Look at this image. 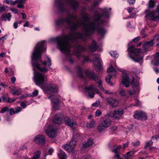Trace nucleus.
<instances>
[{
    "label": "nucleus",
    "instance_id": "18",
    "mask_svg": "<svg viewBox=\"0 0 159 159\" xmlns=\"http://www.w3.org/2000/svg\"><path fill=\"white\" fill-rule=\"evenodd\" d=\"M153 58L151 61V64L156 66H159V53H157L152 56Z\"/></svg>",
    "mask_w": 159,
    "mask_h": 159
},
{
    "label": "nucleus",
    "instance_id": "35",
    "mask_svg": "<svg viewBox=\"0 0 159 159\" xmlns=\"http://www.w3.org/2000/svg\"><path fill=\"white\" fill-rule=\"evenodd\" d=\"M119 94L121 96L125 97L126 98H128L129 97V96L126 95L125 91L123 89H121L120 90Z\"/></svg>",
    "mask_w": 159,
    "mask_h": 159
},
{
    "label": "nucleus",
    "instance_id": "57",
    "mask_svg": "<svg viewBox=\"0 0 159 159\" xmlns=\"http://www.w3.org/2000/svg\"><path fill=\"white\" fill-rule=\"evenodd\" d=\"M134 9L135 8L133 7H129L128 8L127 10L129 13H131L133 12V11L134 10Z\"/></svg>",
    "mask_w": 159,
    "mask_h": 159
},
{
    "label": "nucleus",
    "instance_id": "31",
    "mask_svg": "<svg viewBox=\"0 0 159 159\" xmlns=\"http://www.w3.org/2000/svg\"><path fill=\"white\" fill-rule=\"evenodd\" d=\"M134 152L131 151L127 152L126 153L125 158L126 159H132L131 157L134 156Z\"/></svg>",
    "mask_w": 159,
    "mask_h": 159
},
{
    "label": "nucleus",
    "instance_id": "43",
    "mask_svg": "<svg viewBox=\"0 0 159 159\" xmlns=\"http://www.w3.org/2000/svg\"><path fill=\"white\" fill-rule=\"evenodd\" d=\"M7 7L4 5H3L2 6H1L0 4V11L3 12L5 11L6 9L7 8Z\"/></svg>",
    "mask_w": 159,
    "mask_h": 159
},
{
    "label": "nucleus",
    "instance_id": "24",
    "mask_svg": "<svg viewBox=\"0 0 159 159\" xmlns=\"http://www.w3.org/2000/svg\"><path fill=\"white\" fill-rule=\"evenodd\" d=\"M155 43L153 39L150 41H145L144 42L143 46L144 49L147 47L151 46Z\"/></svg>",
    "mask_w": 159,
    "mask_h": 159
},
{
    "label": "nucleus",
    "instance_id": "46",
    "mask_svg": "<svg viewBox=\"0 0 159 159\" xmlns=\"http://www.w3.org/2000/svg\"><path fill=\"white\" fill-rule=\"evenodd\" d=\"M16 99L15 98H10L8 97L7 98V102L10 103H11L15 102V101H16Z\"/></svg>",
    "mask_w": 159,
    "mask_h": 159
},
{
    "label": "nucleus",
    "instance_id": "48",
    "mask_svg": "<svg viewBox=\"0 0 159 159\" xmlns=\"http://www.w3.org/2000/svg\"><path fill=\"white\" fill-rule=\"evenodd\" d=\"M38 91L37 90H35L32 93V95H31L32 97L36 96L38 94Z\"/></svg>",
    "mask_w": 159,
    "mask_h": 159
},
{
    "label": "nucleus",
    "instance_id": "29",
    "mask_svg": "<svg viewBox=\"0 0 159 159\" xmlns=\"http://www.w3.org/2000/svg\"><path fill=\"white\" fill-rule=\"evenodd\" d=\"M135 24L134 22H129L127 24V27L129 28V30H134L135 28Z\"/></svg>",
    "mask_w": 159,
    "mask_h": 159
},
{
    "label": "nucleus",
    "instance_id": "23",
    "mask_svg": "<svg viewBox=\"0 0 159 159\" xmlns=\"http://www.w3.org/2000/svg\"><path fill=\"white\" fill-rule=\"evenodd\" d=\"M94 143L93 140L91 138L88 139L87 141L83 145V148H86L92 146Z\"/></svg>",
    "mask_w": 159,
    "mask_h": 159
},
{
    "label": "nucleus",
    "instance_id": "14",
    "mask_svg": "<svg viewBox=\"0 0 159 159\" xmlns=\"http://www.w3.org/2000/svg\"><path fill=\"white\" fill-rule=\"evenodd\" d=\"M134 117L139 120H145L147 119L146 113L144 112L141 111H135L134 115Z\"/></svg>",
    "mask_w": 159,
    "mask_h": 159
},
{
    "label": "nucleus",
    "instance_id": "40",
    "mask_svg": "<svg viewBox=\"0 0 159 159\" xmlns=\"http://www.w3.org/2000/svg\"><path fill=\"white\" fill-rule=\"evenodd\" d=\"M15 112H14V113L17 114L20 112L22 111V109L19 107H17L15 108Z\"/></svg>",
    "mask_w": 159,
    "mask_h": 159
},
{
    "label": "nucleus",
    "instance_id": "45",
    "mask_svg": "<svg viewBox=\"0 0 159 159\" xmlns=\"http://www.w3.org/2000/svg\"><path fill=\"white\" fill-rule=\"evenodd\" d=\"M8 110L9 108L8 107H4L0 111V113H4L6 111H8Z\"/></svg>",
    "mask_w": 159,
    "mask_h": 159
},
{
    "label": "nucleus",
    "instance_id": "60",
    "mask_svg": "<svg viewBox=\"0 0 159 159\" xmlns=\"http://www.w3.org/2000/svg\"><path fill=\"white\" fill-rule=\"evenodd\" d=\"M102 0H96L93 3V6H96Z\"/></svg>",
    "mask_w": 159,
    "mask_h": 159
},
{
    "label": "nucleus",
    "instance_id": "17",
    "mask_svg": "<svg viewBox=\"0 0 159 159\" xmlns=\"http://www.w3.org/2000/svg\"><path fill=\"white\" fill-rule=\"evenodd\" d=\"M123 109L119 108L115 110L113 113V116L116 119H119L124 113Z\"/></svg>",
    "mask_w": 159,
    "mask_h": 159
},
{
    "label": "nucleus",
    "instance_id": "47",
    "mask_svg": "<svg viewBox=\"0 0 159 159\" xmlns=\"http://www.w3.org/2000/svg\"><path fill=\"white\" fill-rule=\"evenodd\" d=\"M140 143V142L139 141L137 140L135 142L132 143V145L134 147H136L138 146Z\"/></svg>",
    "mask_w": 159,
    "mask_h": 159
},
{
    "label": "nucleus",
    "instance_id": "61",
    "mask_svg": "<svg viewBox=\"0 0 159 159\" xmlns=\"http://www.w3.org/2000/svg\"><path fill=\"white\" fill-rule=\"evenodd\" d=\"M6 38H5V36H4L0 38V41H1L0 42L2 43L4 42V41L5 40H6Z\"/></svg>",
    "mask_w": 159,
    "mask_h": 159
},
{
    "label": "nucleus",
    "instance_id": "16",
    "mask_svg": "<svg viewBox=\"0 0 159 159\" xmlns=\"http://www.w3.org/2000/svg\"><path fill=\"white\" fill-rule=\"evenodd\" d=\"M105 100L107 103L111 107H117L118 106V101L115 98L111 97H107Z\"/></svg>",
    "mask_w": 159,
    "mask_h": 159
},
{
    "label": "nucleus",
    "instance_id": "1",
    "mask_svg": "<svg viewBox=\"0 0 159 159\" xmlns=\"http://www.w3.org/2000/svg\"><path fill=\"white\" fill-rule=\"evenodd\" d=\"M111 8H104L100 9L96 12L93 17V21L90 22L88 17L84 19L82 22L77 21V17L74 15H69L68 17L59 19L55 21V24L59 25L63 22H66L71 30H74L79 26H83L82 33H76L74 34L66 35L63 37H56L50 40L51 42H56L57 46L62 52L67 55L75 54L79 59L84 62L89 60L88 57L83 56L81 52L86 50V48L82 47L77 43L74 48H72L70 42H76V39L85 41L90 34L95 31L98 33V36L103 38L107 32L106 30L102 26L107 21L110 15Z\"/></svg>",
    "mask_w": 159,
    "mask_h": 159
},
{
    "label": "nucleus",
    "instance_id": "30",
    "mask_svg": "<svg viewBox=\"0 0 159 159\" xmlns=\"http://www.w3.org/2000/svg\"><path fill=\"white\" fill-rule=\"evenodd\" d=\"M19 4H17V7L20 9H24L25 8L24 4L26 0H19Z\"/></svg>",
    "mask_w": 159,
    "mask_h": 159
},
{
    "label": "nucleus",
    "instance_id": "56",
    "mask_svg": "<svg viewBox=\"0 0 159 159\" xmlns=\"http://www.w3.org/2000/svg\"><path fill=\"white\" fill-rule=\"evenodd\" d=\"M102 114V112L100 110H97L95 112V115L97 116H99Z\"/></svg>",
    "mask_w": 159,
    "mask_h": 159
},
{
    "label": "nucleus",
    "instance_id": "41",
    "mask_svg": "<svg viewBox=\"0 0 159 159\" xmlns=\"http://www.w3.org/2000/svg\"><path fill=\"white\" fill-rule=\"evenodd\" d=\"M153 40L155 43L159 41V34H158L154 36Z\"/></svg>",
    "mask_w": 159,
    "mask_h": 159
},
{
    "label": "nucleus",
    "instance_id": "64",
    "mask_svg": "<svg viewBox=\"0 0 159 159\" xmlns=\"http://www.w3.org/2000/svg\"><path fill=\"white\" fill-rule=\"evenodd\" d=\"M10 89L11 91H12V93H13L14 92H15L16 90V87L15 86L10 88Z\"/></svg>",
    "mask_w": 159,
    "mask_h": 159
},
{
    "label": "nucleus",
    "instance_id": "49",
    "mask_svg": "<svg viewBox=\"0 0 159 159\" xmlns=\"http://www.w3.org/2000/svg\"><path fill=\"white\" fill-rule=\"evenodd\" d=\"M8 111L9 112L10 114L11 115L12 114H15L14 113V112H15V108L13 109V108H11L9 109V110Z\"/></svg>",
    "mask_w": 159,
    "mask_h": 159
},
{
    "label": "nucleus",
    "instance_id": "39",
    "mask_svg": "<svg viewBox=\"0 0 159 159\" xmlns=\"http://www.w3.org/2000/svg\"><path fill=\"white\" fill-rule=\"evenodd\" d=\"M21 89H19L16 90L15 92H14L13 93H12V94L13 95H20L21 92Z\"/></svg>",
    "mask_w": 159,
    "mask_h": 159
},
{
    "label": "nucleus",
    "instance_id": "15",
    "mask_svg": "<svg viewBox=\"0 0 159 159\" xmlns=\"http://www.w3.org/2000/svg\"><path fill=\"white\" fill-rule=\"evenodd\" d=\"M34 141L38 144H43L45 142V137L43 135L38 134L35 137Z\"/></svg>",
    "mask_w": 159,
    "mask_h": 159
},
{
    "label": "nucleus",
    "instance_id": "19",
    "mask_svg": "<svg viewBox=\"0 0 159 159\" xmlns=\"http://www.w3.org/2000/svg\"><path fill=\"white\" fill-rule=\"evenodd\" d=\"M85 89L88 91L90 90L93 91L94 92L98 94L101 98H103L101 93L99 92L98 90L97 89V86L96 85H91L89 87H85Z\"/></svg>",
    "mask_w": 159,
    "mask_h": 159
},
{
    "label": "nucleus",
    "instance_id": "38",
    "mask_svg": "<svg viewBox=\"0 0 159 159\" xmlns=\"http://www.w3.org/2000/svg\"><path fill=\"white\" fill-rule=\"evenodd\" d=\"M77 70L79 73V76L81 78H83L84 76L82 74L81 69L80 67H78L77 68Z\"/></svg>",
    "mask_w": 159,
    "mask_h": 159
},
{
    "label": "nucleus",
    "instance_id": "42",
    "mask_svg": "<svg viewBox=\"0 0 159 159\" xmlns=\"http://www.w3.org/2000/svg\"><path fill=\"white\" fill-rule=\"evenodd\" d=\"M135 104L134 105V106H140L141 104V102L137 99L136 98L135 99Z\"/></svg>",
    "mask_w": 159,
    "mask_h": 159
},
{
    "label": "nucleus",
    "instance_id": "52",
    "mask_svg": "<svg viewBox=\"0 0 159 159\" xmlns=\"http://www.w3.org/2000/svg\"><path fill=\"white\" fill-rule=\"evenodd\" d=\"M141 38L139 36L137 37L132 39L133 42H136L139 41L140 39Z\"/></svg>",
    "mask_w": 159,
    "mask_h": 159
},
{
    "label": "nucleus",
    "instance_id": "13",
    "mask_svg": "<svg viewBox=\"0 0 159 159\" xmlns=\"http://www.w3.org/2000/svg\"><path fill=\"white\" fill-rule=\"evenodd\" d=\"M64 120L66 124L72 128L75 129L77 127V123L73 119H71L70 118L66 116L64 118Z\"/></svg>",
    "mask_w": 159,
    "mask_h": 159
},
{
    "label": "nucleus",
    "instance_id": "11",
    "mask_svg": "<svg viewBox=\"0 0 159 159\" xmlns=\"http://www.w3.org/2000/svg\"><path fill=\"white\" fill-rule=\"evenodd\" d=\"M116 69L119 70L116 65V61H113L110 63L107 69V72L111 74L113 76L115 75L116 74Z\"/></svg>",
    "mask_w": 159,
    "mask_h": 159
},
{
    "label": "nucleus",
    "instance_id": "12",
    "mask_svg": "<svg viewBox=\"0 0 159 159\" xmlns=\"http://www.w3.org/2000/svg\"><path fill=\"white\" fill-rule=\"evenodd\" d=\"M99 55L95 56L93 61V63L97 68V71H100L102 69V62L99 58Z\"/></svg>",
    "mask_w": 159,
    "mask_h": 159
},
{
    "label": "nucleus",
    "instance_id": "2",
    "mask_svg": "<svg viewBox=\"0 0 159 159\" xmlns=\"http://www.w3.org/2000/svg\"><path fill=\"white\" fill-rule=\"evenodd\" d=\"M45 41L38 42L35 46L31 56L32 64L34 70L33 80L35 84L41 88L45 93L51 94L58 92L57 86L54 84H48L47 76L45 74L51 65V60L47 56L43 61L41 56L46 50Z\"/></svg>",
    "mask_w": 159,
    "mask_h": 159
},
{
    "label": "nucleus",
    "instance_id": "36",
    "mask_svg": "<svg viewBox=\"0 0 159 159\" xmlns=\"http://www.w3.org/2000/svg\"><path fill=\"white\" fill-rule=\"evenodd\" d=\"M112 76L111 75H109L108 76H107L106 78V82L110 84L111 85H113V84L111 81V78Z\"/></svg>",
    "mask_w": 159,
    "mask_h": 159
},
{
    "label": "nucleus",
    "instance_id": "51",
    "mask_svg": "<svg viewBox=\"0 0 159 159\" xmlns=\"http://www.w3.org/2000/svg\"><path fill=\"white\" fill-rule=\"evenodd\" d=\"M30 96H31V95H29L28 94H24L20 96L19 98L20 99L24 98L27 97H30Z\"/></svg>",
    "mask_w": 159,
    "mask_h": 159
},
{
    "label": "nucleus",
    "instance_id": "21",
    "mask_svg": "<svg viewBox=\"0 0 159 159\" xmlns=\"http://www.w3.org/2000/svg\"><path fill=\"white\" fill-rule=\"evenodd\" d=\"M98 46L96 44V42L94 40L92 41L91 44L89 46V48L90 51L92 52H95L96 50H98Z\"/></svg>",
    "mask_w": 159,
    "mask_h": 159
},
{
    "label": "nucleus",
    "instance_id": "20",
    "mask_svg": "<svg viewBox=\"0 0 159 159\" xmlns=\"http://www.w3.org/2000/svg\"><path fill=\"white\" fill-rule=\"evenodd\" d=\"M62 116L61 114H56L53 118L52 122L53 123L60 124L62 122Z\"/></svg>",
    "mask_w": 159,
    "mask_h": 159
},
{
    "label": "nucleus",
    "instance_id": "26",
    "mask_svg": "<svg viewBox=\"0 0 159 159\" xmlns=\"http://www.w3.org/2000/svg\"><path fill=\"white\" fill-rule=\"evenodd\" d=\"M96 122L94 120H92L88 122L86 124V127L88 129H91L95 127Z\"/></svg>",
    "mask_w": 159,
    "mask_h": 159
},
{
    "label": "nucleus",
    "instance_id": "33",
    "mask_svg": "<svg viewBox=\"0 0 159 159\" xmlns=\"http://www.w3.org/2000/svg\"><path fill=\"white\" fill-rule=\"evenodd\" d=\"M41 152L40 151L36 152L32 158V159H38L40 157Z\"/></svg>",
    "mask_w": 159,
    "mask_h": 159
},
{
    "label": "nucleus",
    "instance_id": "4",
    "mask_svg": "<svg viewBox=\"0 0 159 159\" xmlns=\"http://www.w3.org/2000/svg\"><path fill=\"white\" fill-rule=\"evenodd\" d=\"M127 50L132 54L130 53L128 54V56L134 61L138 62L141 65L143 63V53L146 51V49L141 50L140 49L136 48L135 45L131 42H129L128 45Z\"/></svg>",
    "mask_w": 159,
    "mask_h": 159
},
{
    "label": "nucleus",
    "instance_id": "9",
    "mask_svg": "<svg viewBox=\"0 0 159 159\" xmlns=\"http://www.w3.org/2000/svg\"><path fill=\"white\" fill-rule=\"evenodd\" d=\"M111 120L109 118H106L101 121L99 124L98 128V131L99 132L105 131L111 125Z\"/></svg>",
    "mask_w": 159,
    "mask_h": 159
},
{
    "label": "nucleus",
    "instance_id": "55",
    "mask_svg": "<svg viewBox=\"0 0 159 159\" xmlns=\"http://www.w3.org/2000/svg\"><path fill=\"white\" fill-rule=\"evenodd\" d=\"M152 143V141H150L148 142H147L146 143V145L145 147V148H146L150 145H151Z\"/></svg>",
    "mask_w": 159,
    "mask_h": 159
},
{
    "label": "nucleus",
    "instance_id": "53",
    "mask_svg": "<svg viewBox=\"0 0 159 159\" xmlns=\"http://www.w3.org/2000/svg\"><path fill=\"white\" fill-rule=\"evenodd\" d=\"M92 157L90 155H88L83 157L82 159H91Z\"/></svg>",
    "mask_w": 159,
    "mask_h": 159
},
{
    "label": "nucleus",
    "instance_id": "63",
    "mask_svg": "<svg viewBox=\"0 0 159 159\" xmlns=\"http://www.w3.org/2000/svg\"><path fill=\"white\" fill-rule=\"evenodd\" d=\"M30 23L29 21H27L23 25V26L28 27L30 26Z\"/></svg>",
    "mask_w": 159,
    "mask_h": 159
},
{
    "label": "nucleus",
    "instance_id": "37",
    "mask_svg": "<svg viewBox=\"0 0 159 159\" xmlns=\"http://www.w3.org/2000/svg\"><path fill=\"white\" fill-rule=\"evenodd\" d=\"M19 0H16L13 1L12 0H10V5H15L16 4H19Z\"/></svg>",
    "mask_w": 159,
    "mask_h": 159
},
{
    "label": "nucleus",
    "instance_id": "27",
    "mask_svg": "<svg viewBox=\"0 0 159 159\" xmlns=\"http://www.w3.org/2000/svg\"><path fill=\"white\" fill-rule=\"evenodd\" d=\"M58 156L59 159H66V155L64 152L62 150H60L59 153H58Z\"/></svg>",
    "mask_w": 159,
    "mask_h": 159
},
{
    "label": "nucleus",
    "instance_id": "3",
    "mask_svg": "<svg viewBox=\"0 0 159 159\" xmlns=\"http://www.w3.org/2000/svg\"><path fill=\"white\" fill-rule=\"evenodd\" d=\"M122 83L124 86L127 88L129 87L130 85L133 84V88L128 91L129 96H133L136 94H137L139 93L140 87L139 86V81H135L134 78L131 76L129 75L125 70L122 73Z\"/></svg>",
    "mask_w": 159,
    "mask_h": 159
},
{
    "label": "nucleus",
    "instance_id": "62",
    "mask_svg": "<svg viewBox=\"0 0 159 159\" xmlns=\"http://www.w3.org/2000/svg\"><path fill=\"white\" fill-rule=\"evenodd\" d=\"M18 27V24L17 21L13 23V28L14 29H17Z\"/></svg>",
    "mask_w": 159,
    "mask_h": 159
},
{
    "label": "nucleus",
    "instance_id": "5",
    "mask_svg": "<svg viewBox=\"0 0 159 159\" xmlns=\"http://www.w3.org/2000/svg\"><path fill=\"white\" fill-rule=\"evenodd\" d=\"M155 2L153 0H150L148 4V8L145 10V12L146 14V18L147 19L155 21L159 20V4L157 7L156 11H150L149 9L154 7Z\"/></svg>",
    "mask_w": 159,
    "mask_h": 159
},
{
    "label": "nucleus",
    "instance_id": "7",
    "mask_svg": "<svg viewBox=\"0 0 159 159\" xmlns=\"http://www.w3.org/2000/svg\"><path fill=\"white\" fill-rule=\"evenodd\" d=\"M54 4L60 9L68 4L75 10L78 6V3L75 0H55Z\"/></svg>",
    "mask_w": 159,
    "mask_h": 159
},
{
    "label": "nucleus",
    "instance_id": "58",
    "mask_svg": "<svg viewBox=\"0 0 159 159\" xmlns=\"http://www.w3.org/2000/svg\"><path fill=\"white\" fill-rule=\"evenodd\" d=\"M95 93L94 92H89V95L91 98H93L94 96Z\"/></svg>",
    "mask_w": 159,
    "mask_h": 159
},
{
    "label": "nucleus",
    "instance_id": "44",
    "mask_svg": "<svg viewBox=\"0 0 159 159\" xmlns=\"http://www.w3.org/2000/svg\"><path fill=\"white\" fill-rule=\"evenodd\" d=\"M100 105V102L99 101H96L95 102L93 103L92 104V106L95 107H98Z\"/></svg>",
    "mask_w": 159,
    "mask_h": 159
},
{
    "label": "nucleus",
    "instance_id": "34",
    "mask_svg": "<svg viewBox=\"0 0 159 159\" xmlns=\"http://www.w3.org/2000/svg\"><path fill=\"white\" fill-rule=\"evenodd\" d=\"M69 143L70 144L71 146V149H74L75 147L76 146V141L75 139L73 138L71 140Z\"/></svg>",
    "mask_w": 159,
    "mask_h": 159
},
{
    "label": "nucleus",
    "instance_id": "54",
    "mask_svg": "<svg viewBox=\"0 0 159 159\" xmlns=\"http://www.w3.org/2000/svg\"><path fill=\"white\" fill-rule=\"evenodd\" d=\"M11 11L15 14H18V10L16 8H11L10 9Z\"/></svg>",
    "mask_w": 159,
    "mask_h": 159
},
{
    "label": "nucleus",
    "instance_id": "10",
    "mask_svg": "<svg viewBox=\"0 0 159 159\" xmlns=\"http://www.w3.org/2000/svg\"><path fill=\"white\" fill-rule=\"evenodd\" d=\"M48 98L51 100L53 109L55 110H58L60 107V101L58 97L52 94L48 97Z\"/></svg>",
    "mask_w": 159,
    "mask_h": 159
},
{
    "label": "nucleus",
    "instance_id": "8",
    "mask_svg": "<svg viewBox=\"0 0 159 159\" xmlns=\"http://www.w3.org/2000/svg\"><path fill=\"white\" fill-rule=\"evenodd\" d=\"M46 134L50 138H53L57 135V128L52 124L50 125L48 122L44 127Z\"/></svg>",
    "mask_w": 159,
    "mask_h": 159
},
{
    "label": "nucleus",
    "instance_id": "32",
    "mask_svg": "<svg viewBox=\"0 0 159 159\" xmlns=\"http://www.w3.org/2000/svg\"><path fill=\"white\" fill-rule=\"evenodd\" d=\"M109 53L110 55L113 57L117 58L119 57V54L115 51H111L109 52Z\"/></svg>",
    "mask_w": 159,
    "mask_h": 159
},
{
    "label": "nucleus",
    "instance_id": "28",
    "mask_svg": "<svg viewBox=\"0 0 159 159\" xmlns=\"http://www.w3.org/2000/svg\"><path fill=\"white\" fill-rule=\"evenodd\" d=\"M71 146L69 143L63 146V148L65 150L70 152H72L74 150L73 149H71L72 148H71Z\"/></svg>",
    "mask_w": 159,
    "mask_h": 159
},
{
    "label": "nucleus",
    "instance_id": "25",
    "mask_svg": "<svg viewBox=\"0 0 159 159\" xmlns=\"http://www.w3.org/2000/svg\"><path fill=\"white\" fill-rule=\"evenodd\" d=\"M120 148V145H119L117 146V147L116 148L114 149L113 150V151L115 153V154L114 156V157L115 158H116L117 159H123L122 158H120L119 154L117 153Z\"/></svg>",
    "mask_w": 159,
    "mask_h": 159
},
{
    "label": "nucleus",
    "instance_id": "59",
    "mask_svg": "<svg viewBox=\"0 0 159 159\" xmlns=\"http://www.w3.org/2000/svg\"><path fill=\"white\" fill-rule=\"evenodd\" d=\"M127 1L129 4H132L135 3V0H127Z\"/></svg>",
    "mask_w": 159,
    "mask_h": 159
},
{
    "label": "nucleus",
    "instance_id": "22",
    "mask_svg": "<svg viewBox=\"0 0 159 159\" xmlns=\"http://www.w3.org/2000/svg\"><path fill=\"white\" fill-rule=\"evenodd\" d=\"M12 17L11 14L10 13L7 14H2L1 16V18L2 20L6 21L7 20L9 21L11 20Z\"/></svg>",
    "mask_w": 159,
    "mask_h": 159
},
{
    "label": "nucleus",
    "instance_id": "6",
    "mask_svg": "<svg viewBox=\"0 0 159 159\" xmlns=\"http://www.w3.org/2000/svg\"><path fill=\"white\" fill-rule=\"evenodd\" d=\"M85 74L86 76L89 78L94 80L98 84V86L99 89L102 91H104L105 93L107 94H111L113 93H112L109 92V91L105 90L103 88L102 85V81L98 78L95 75V74L89 70H87L85 71Z\"/></svg>",
    "mask_w": 159,
    "mask_h": 159
},
{
    "label": "nucleus",
    "instance_id": "50",
    "mask_svg": "<svg viewBox=\"0 0 159 159\" xmlns=\"http://www.w3.org/2000/svg\"><path fill=\"white\" fill-rule=\"evenodd\" d=\"M20 106L22 107L23 108H25L27 106L25 102H22L20 103Z\"/></svg>",
    "mask_w": 159,
    "mask_h": 159
}]
</instances>
